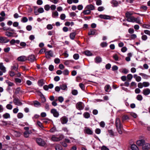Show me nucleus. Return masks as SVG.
Instances as JSON below:
<instances>
[{"label":"nucleus","mask_w":150,"mask_h":150,"mask_svg":"<svg viewBox=\"0 0 150 150\" xmlns=\"http://www.w3.org/2000/svg\"><path fill=\"white\" fill-rule=\"evenodd\" d=\"M113 58L115 61H118L119 60V57L117 54H115L113 55Z\"/></svg>","instance_id":"48"},{"label":"nucleus","mask_w":150,"mask_h":150,"mask_svg":"<svg viewBox=\"0 0 150 150\" xmlns=\"http://www.w3.org/2000/svg\"><path fill=\"white\" fill-rule=\"evenodd\" d=\"M84 117L86 118H88L90 117V114L88 112H85L83 114Z\"/></svg>","instance_id":"36"},{"label":"nucleus","mask_w":150,"mask_h":150,"mask_svg":"<svg viewBox=\"0 0 150 150\" xmlns=\"http://www.w3.org/2000/svg\"><path fill=\"white\" fill-rule=\"evenodd\" d=\"M64 99L62 96H59L58 97V100L60 102L62 103L64 101Z\"/></svg>","instance_id":"51"},{"label":"nucleus","mask_w":150,"mask_h":150,"mask_svg":"<svg viewBox=\"0 0 150 150\" xmlns=\"http://www.w3.org/2000/svg\"><path fill=\"white\" fill-rule=\"evenodd\" d=\"M79 86L80 88L82 90H84L85 88V86L82 83H80L79 84Z\"/></svg>","instance_id":"55"},{"label":"nucleus","mask_w":150,"mask_h":150,"mask_svg":"<svg viewBox=\"0 0 150 150\" xmlns=\"http://www.w3.org/2000/svg\"><path fill=\"white\" fill-rule=\"evenodd\" d=\"M108 132L111 136H113L114 135V132L111 129L108 130Z\"/></svg>","instance_id":"54"},{"label":"nucleus","mask_w":150,"mask_h":150,"mask_svg":"<svg viewBox=\"0 0 150 150\" xmlns=\"http://www.w3.org/2000/svg\"><path fill=\"white\" fill-rule=\"evenodd\" d=\"M143 150H150V144L149 143L144 144L142 146Z\"/></svg>","instance_id":"11"},{"label":"nucleus","mask_w":150,"mask_h":150,"mask_svg":"<svg viewBox=\"0 0 150 150\" xmlns=\"http://www.w3.org/2000/svg\"><path fill=\"white\" fill-rule=\"evenodd\" d=\"M54 62L56 64H59L60 62V60L58 58H55L54 60Z\"/></svg>","instance_id":"50"},{"label":"nucleus","mask_w":150,"mask_h":150,"mask_svg":"<svg viewBox=\"0 0 150 150\" xmlns=\"http://www.w3.org/2000/svg\"><path fill=\"white\" fill-rule=\"evenodd\" d=\"M18 69V64L17 63H16L14 64L13 66L11 67V69L12 70H15L17 71Z\"/></svg>","instance_id":"17"},{"label":"nucleus","mask_w":150,"mask_h":150,"mask_svg":"<svg viewBox=\"0 0 150 150\" xmlns=\"http://www.w3.org/2000/svg\"><path fill=\"white\" fill-rule=\"evenodd\" d=\"M111 89V87L109 85H106L105 87V91L108 92Z\"/></svg>","instance_id":"28"},{"label":"nucleus","mask_w":150,"mask_h":150,"mask_svg":"<svg viewBox=\"0 0 150 150\" xmlns=\"http://www.w3.org/2000/svg\"><path fill=\"white\" fill-rule=\"evenodd\" d=\"M84 131L85 133L88 134H92L93 133V132L91 130L88 128H86Z\"/></svg>","instance_id":"15"},{"label":"nucleus","mask_w":150,"mask_h":150,"mask_svg":"<svg viewBox=\"0 0 150 150\" xmlns=\"http://www.w3.org/2000/svg\"><path fill=\"white\" fill-rule=\"evenodd\" d=\"M37 125L42 129H43L44 128L42 123L39 121H37Z\"/></svg>","instance_id":"43"},{"label":"nucleus","mask_w":150,"mask_h":150,"mask_svg":"<svg viewBox=\"0 0 150 150\" xmlns=\"http://www.w3.org/2000/svg\"><path fill=\"white\" fill-rule=\"evenodd\" d=\"M116 125L118 132L120 134H122V131L121 130V125L120 120L119 118H117L116 121Z\"/></svg>","instance_id":"2"},{"label":"nucleus","mask_w":150,"mask_h":150,"mask_svg":"<svg viewBox=\"0 0 150 150\" xmlns=\"http://www.w3.org/2000/svg\"><path fill=\"white\" fill-rule=\"evenodd\" d=\"M63 73L64 75H67L69 74V71L67 69H66L63 71Z\"/></svg>","instance_id":"52"},{"label":"nucleus","mask_w":150,"mask_h":150,"mask_svg":"<svg viewBox=\"0 0 150 150\" xmlns=\"http://www.w3.org/2000/svg\"><path fill=\"white\" fill-rule=\"evenodd\" d=\"M111 3L115 6H117L118 4V3L116 1H112L111 2Z\"/></svg>","instance_id":"46"},{"label":"nucleus","mask_w":150,"mask_h":150,"mask_svg":"<svg viewBox=\"0 0 150 150\" xmlns=\"http://www.w3.org/2000/svg\"><path fill=\"white\" fill-rule=\"evenodd\" d=\"M20 90L21 89L20 87L17 88L15 90V93L16 94H18L19 93Z\"/></svg>","instance_id":"60"},{"label":"nucleus","mask_w":150,"mask_h":150,"mask_svg":"<svg viewBox=\"0 0 150 150\" xmlns=\"http://www.w3.org/2000/svg\"><path fill=\"white\" fill-rule=\"evenodd\" d=\"M143 86L145 87H147L149 85V83L148 82H144L143 83Z\"/></svg>","instance_id":"49"},{"label":"nucleus","mask_w":150,"mask_h":150,"mask_svg":"<svg viewBox=\"0 0 150 150\" xmlns=\"http://www.w3.org/2000/svg\"><path fill=\"white\" fill-rule=\"evenodd\" d=\"M132 14L129 12H127L125 13V16L127 18V20L129 22H131L132 21L134 17L132 16Z\"/></svg>","instance_id":"4"},{"label":"nucleus","mask_w":150,"mask_h":150,"mask_svg":"<svg viewBox=\"0 0 150 150\" xmlns=\"http://www.w3.org/2000/svg\"><path fill=\"white\" fill-rule=\"evenodd\" d=\"M68 121V118L65 116L61 118V121L62 124H64L67 123Z\"/></svg>","instance_id":"13"},{"label":"nucleus","mask_w":150,"mask_h":150,"mask_svg":"<svg viewBox=\"0 0 150 150\" xmlns=\"http://www.w3.org/2000/svg\"><path fill=\"white\" fill-rule=\"evenodd\" d=\"M136 98L138 100L141 101L143 99V97L141 95L139 94L137 96Z\"/></svg>","instance_id":"40"},{"label":"nucleus","mask_w":150,"mask_h":150,"mask_svg":"<svg viewBox=\"0 0 150 150\" xmlns=\"http://www.w3.org/2000/svg\"><path fill=\"white\" fill-rule=\"evenodd\" d=\"M131 149L132 150H139V148L135 144H132L131 146Z\"/></svg>","instance_id":"24"},{"label":"nucleus","mask_w":150,"mask_h":150,"mask_svg":"<svg viewBox=\"0 0 150 150\" xmlns=\"http://www.w3.org/2000/svg\"><path fill=\"white\" fill-rule=\"evenodd\" d=\"M99 17L101 18L104 19H109L110 18V16L100 14L99 15Z\"/></svg>","instance_id":"22"},{"label":"nucleus","mask_w":150,"mask_h":150,"mask_svg":"<svg viewBox=\"0 0 150 150\" xmlns=\"http://www.w3.org/2000/svg\"><path fill=\"white\" fill-rule=\"evenodd\" d=\"M34 106L35 107H38L40 106V103L37 101H35L34 102Z\"/></svg>","instance_id":"33"},{"label":"nucleus","mask_w":150,"mask_h":150,"mask_svg":"<svg viewBox=\"0 0 150 150\" xmlns=\"http://www.w3.org/2000/svg\"><path fill=\"white\" fill-rule=\"evenodd\" d=\"M102 4V1L101 0H97L96 4L98 6Z\"/></svg>","instance_id":"57"},{"label":"nucleus","mask_w":150,"mask_h":150,"mask_svg":"<svg viewBox=\"0 0 150 150\" xmlns=\"http://www.w3.org/2000/svg\"><path fill=\"white\" fill-rule=\"evenodd\" d=\"M36 141L37 144L40 146H43L45 144V142L40 138H36Z\"/></svg>","instance_id":"5"},{"label":"nucleus","mask_w":150,"mask_h":150,"mask_svg":"<svg viewBox=\"0 0 150 150\" xmlns=\"http://www.w3.org/2000/svg\"><path fill=\"white\" fill-rule=\"evenodd\" d=\"M102 61V58L99 56L96 57L95 59V62L97 63L101 62Z\"/></svg>","instance_id":"19"},{"label":"nucleus","mask_w":150,"mask_h":150,"mask_svg":"<svg viewBox=\"0 0 150 150\" xmlns=\"http://www.w3.org/2000/svg\"><path fill=\"white\" fill-rule=\"evenodd\" d=\"M135 22L138 24H141L140 20L139 19L137 18H135L134 17L132 20V21H131V22Z\"/></svg>","instance_id":"29"},{"label":"nucleus","mask_w":150,"mask_h":150,"mask_svg":"<svg viewBox=\"0 0 150 150\" xmlns=\"http://www.w3.org/2000/svg\"><path fill=\"white\" fill-rule=\"evenodd\" d=\"M46 57L47 58H49L51 57H53V52L52 50H50L45 52Z\"/></svg>","instance_id":"6"},{"label":"nucleus","mask_w":150,"mask_h":150,"mask_svg":"<svg viewBox=\"0 0 150 150\" xmlns=\"http://www.w3.org/2000/svg\"><path fill=\"white\" fill-rule=\"evenodd\" d=\"M6 82L8 86H12L14 85V84L13 83L11 82L8 81H6Z\"/></svg>","instance_id":"61"},{"label":"nucleus","mask_w":150,"mask_h":150,"mask_svg":"<svg viewBox=\"0 0 150 150\" xmlns=\"http://www.w3.org/2000/svg\"><path fill=\"white\" fill-rule=\"evenodd\" d=\"M107 44L106 42H103L100 44V45L102 47H104L107 46Z\"/></svg>","instance_id":"59"},{"label":"nucleus","mask_w":150,"mask_h":150,"mask_svg":"<svg viewBox=\"0 0 150 150\" xmlns=\"http://www.w3.org/2000/svg\"><path fill=\"white\" fill-rule=\"evenodd\" d=\"M3 117L5 119L9 118L10 117V115L8 113H6L3 115Z\"/></svg>","instance_id":"37"},{"label":"nucleus","mask_w":150,"mask_h":150,"mask_svg":"<svg viewBox=\"0 0 150 150\" xmlns=\"http://www.w3.org/2000/svg\"><path fill=\"white\" fill-rule=\"evenodd\" d=\"M85 55L88 56H90L92 55V53L91 52L88 50L84 52Z\"/></svg>","instance_id":"38"},{"label":"nucleus","mask_w":150,"mask_h":150,"mask_svg":"<svg viewBox=\"0 0 150 150\" xmlns=\"http://www.w3.org/2000/svg\"><path fill=\"white\" fill-rule=\"evenodd\" d=\"M58 16V13L57 11H53L52 12V16L54 18H55Z\"/></svg>","instance_id":"34"},{"label":"nucleus","mask_w":150,"mask_h":150,"mask_svg":"<svg viewBox=\"0 0 150 150\" xmlns=\"http://www.w3.org/2000/svg\"><path fill=\"white\" fill-rule=\"evenodd\" d=\"M27 60L31 62H33L36 60L35 57L34 55H29L27 58Z\"/></svg>","instance_id":"12"},{"label":"nucleus","mask_w":150,"mask_h":150,"mask_svg":"<svg viewBox=\"0 0 150 150\" xmlns=\"http://www.w3.org/2000/svg\"><path fill=\"white\" fill-rule=\"evenodd\" d=\"M9 41V40L7 39L5 37H0V42L1 43H6Z\"/></svg>","instance_id":"8"},{"label":"nucleus","mask_w":150,"mask_h":150,"mask_svg":"<svg viewBox=\"0 0 150 150\" xmlns=\"http://www.w3.org/2000/svg\"><path fill=\"white\" fill-rule=\"evenodd\" d=\"M60 87L61 89L63 90H66V89L67 88V86L65 84H63L62 85H60Z\"/></svg>","instance_id":"30"},{"label":"nucleus","mask_w":150,"mask_h":150,"mask_svg":"<svg viewBox=\"0 0 150 150\" xmlns=\"http://www.w3.org/2000/svg\"><path fill=\"white\" fill-rule=\"evenodd\" d=\"M55 149L56 150H62V148L61 146L58 144L56 146Z\"/></svg>","instance_id":"39"},{"label":"nucleus","mask_w":150,"mask_h":150,"mask_svg":"<svg viewBox=\"0 0 150 150\" xmlns=\"http://www.w3.org/2000/svg\"><path fill=\"white\" fill-rule=\"evenodd\" d=\"M147 39V37L146 35H143L142 37V39L143 40H146Z\"/></svg>","instance_id":"63"},{"label":"nucleus","mask_w":150,"mask_h":150,"mask_svg":"<svg viewBox=\"0 0 150 150\" xmlns=\"http://www.w3.org/2000/svg\"><path fill=\"white\" fill-rule=\"evenodd\" d=\"M13 33L9 31H6L5 33V35L8 37H13Z\"/></svg>","instance_id":"26"},{"label":"nucleus","mask_w":150,"mask_h":150,"mask_svg":"<svg viewBox=\"0 0 150 150\" xmlns=\"http://www.w3.org/2000/svg\"><path fill=\"white\" fill-rule=\"evenodd\" d=\"M45 81V80L43 79H41L39 80L38 81V84L39 86H42L45 83L44 82Z\"/></svg>","instance_id":"23"},{"label":"nucleus","mask_w":150,"mask_h":150,"mask_svg":"<svg viewBox=\"0 0 150 150\" xmlns=\"http://www.w3.org/2000/svg\"><path fill=\"white\" fill-rule=\"evenodd\" d=\"M51 112L53 114L54 116L55 117H57L59 116V113L55 109H52L51 110Z\"/></svg>","instance_id":"7"},{"label":"nucleus","mask_w":150,"mask_h":150,"mask_svg":"<svg viewBox=\"0 0 150 150\" xmlns=\"http://www.w3.org/2000/svg\"><path fill=\"white\" fill-rule=\"evenodd\" d=\"M50 8V7L49 5H46L44 6V8L46 11H48Z\"/></svg>","instance_id":"58"},{"label":"nucleus","mask_w":150,"mask_h":150,"mask_svg":"<svg viewBox=\"0 0 150 150\" xmlns=\"http://www.w3.org/2000/svg\"><path fill=\"white\" fill-rule=\"evenodd\" d=\"M6 108L7 109L9 110H11L12 108L13 107L12 105L10 104H8L6 106Z\"/></svg>","instance_id":"53"},{"label":"nucleus","mask_w":150,"mask_h":150,"mask_svg":"<svg viewBox=\"0 0 150 150\" xmlns=\"http://www.w3.org/2000/svg\"><path fill=\"white\" fill-rule=\"evenodd\" d=\"M145 141L143 139H141L137 141L136 143L137 145L139 146H143V145L145 143Z\"/></svg>","instance_id":"14"},{"label":"nucleus","mask_w":150,"mask_h":150,"mask_svg":"<svg viewBox=\"0 0 150 150\" xmlns=\"http://www.w3.org/2000/svg\"><path fill=\"white\" fill-rule=\"evenodd\" d=\"M137 38V35L136 34H133L131 35L130 38L132 39H134Z\"/></svg>","instance_id":"62"},{"label":"nucleus","mask_w":150,"mask_h":150,"mask_svg":"<svg viewBox=\"0 0 150 150\" xmlns=\"http://www.w3.org/2000/svg\"><path fill=\"white\" fill-rule=\"evenodd\" d=\"M96 33V30L93 29H91L88 33V35H94Z\"/></svg>","instance_id":"31"},{"label":"nucleus","mask_w":150,"mask_h":150,"mask_svg":"<svg viewBox=\"0 0 150 150\" xmlns=\"http://www.w3.org/2000/svg\"><path fill=\"white\" fill-rule=\"evenodd\" d=\"M31 133V131H25L23 133V135L24 137L28 138L29 137V135Z\"/></svg>","instance_id":"18"},{"label":"nucleus","mask_w":150,"mask_h":150,"mask_svg":"<svg viewBox=\"0 0 150 150\" xmlns=\"http://www.w3.org/2000/svg\"><path fill=\"white\" fill-rule=\"evenodd\" d=\"M17 59L19 61L25 62L27 60V57L24 56H22L18 57Z\"/></svg>","instance_id":"10"},{"label":"nucleus","mask_w":150,"mask_h":150,"mask_svg":"<svg viewBox=\"0 0 150 150\" xmlns=\"http://www.w3.org/2000/svg\"><path fill=\"white\" fill-rule=\"evenodd\" d=\"M23 113L21 112L18 113L17 114V117L19 119H21L23 117Z\"/></svg>","instance_id":"44"},{"label":"nucleus","mask_w":150,"mask_h":150,"mask_svg":"<svg viewBox=\"0 0 150 150\" xmlns=\"http://www.w3.org/2000/svg\"><path fill=\"white\" fill-rule=\"evenodd\" d=\"M143 93L145 96L149 95L150 93V89L148 88L144 89Z\"/></svg>","instance_id":"16"},{"label":"nucleus","mask_w":150,"mask_h":150,"mask_svg":"<svg viewBox=\"0 0 150 150\" xmlns=\"http://www.w3.org/2000/svg\"><path fill=\"white\" fill-rule=\"evenodd\" d=\"M13 102L15 105H21L22 104L18 98H14L13 100Z\"/></svg>","instance_id":"9"},{"label":"nucleus","mask_w":150,"mask_h":150,"mask_svg":"<svg viewBox=\"0 0 150 150\" xmlns=\"http://www.w3.org/2000/svg\"><path fill=\"white\" fill-rule=\"evenodd\" d=\"M28 19L26 17H24L22 18L21 21L23 23H25L28 21Z\"/></svg>","instance_id":"42"},{"label":"nucleus","mask_w":150,"mask_h":150,"mask_svg":"<svg viewBox=\"0 0 150 150\" xmlns=\"http://www.w3.org/2000/svg\"><path fill=\"white\" fill-rule=\"evenodd\" d=\"M0 70L3 71L4 73L6 71V68L3 65L2 63H0Z\"/></svg>","instance_id":"21"},{"label":"nucleus","mask_w":150,"mask_h":150,"mask_svg":"<svg viewBox=\"0 0 150 150\" xmlns=\"http://www.w3.org/2000/svg\"><path fill=\"white\" fill-rule=\"evenodd\" d=\"M139 75L142 76L144 79H147L148 78L149 76L144 74L140 73Z\"/></svg>","instance_id":"32"},{"label":"nucleus","mask_w":150,"mask_h":150,"mask_svg":"<svg viewBox=\"0 0 150 150\" xmlns=\"http://www.w3.org/2000/svg\"><path fill=\"white\" fill-rule=\"evenodd\" d=\"M86 8L87 9H88L91 11V10H93L95 9V7L92 4H90L87 5Z\"/></svg>","instance_id":"20"},{"label":"nucleus","mask_w":150,"mask_h":150,"mask_svg":"<svg viewBox=\"0 0 150 150\" xmlns=\"http://www.w3.org/2000/svg\"><path fill=\"white\" fill-rule=\"evenodd\" d=\"M127 79L129 81H130L133 78V76L132 74H129L127 75Z\"/></svg>","instance_id":"35"},{"label":"nucleus","mask_w":150,"mask_h":150,"mask_svg":"<svg viewBox=\"0 0 150 150\" xmlns=\"http://www.w3.org/2000/svg\"><path fill=\"white\" fill-rule=\"evenodd\" d=\"M104 8L103 6H100L98 8V10L99 11H101L104 10Z\"/></svg>","instance_id":"64"},{"label":"nucleus","mask_w":150,"mask_h":150,"mask_svg":"<svg viewBox=\"0 0 150 150\" xmlns=\"http://www.w3.org/2000/svg\"><path fill=\"white\" fill-rule=\"evenodd\" d=\"M76 107L79 110H83L84 107V104L82 102H79L76 104Z\"/></svg>","instance_id":"3"},{"label":"nucleus","mask_w":150,"mask_h":150,"mask_svg":"<svg viewBox=\"0 0 150 150\" xmlns=\"http://www.w3.org/2000/svg\"><path fill=\"white\" fill-rule=\"evenodd\" d=\"M91 13V11L88 9H87L84 11H83V13L85 15H88L89 14Z\"/></svg>","instance_id":"41"},{"label":"nucleus","mask_w":150,"mask_h":150,"mask_svg":"<svg viewBox=\"0 0 150 150\" xmlns=\"http://www.w3.org/2000/svg\"><path fill=\"white\" fill-rule=\"evenodd\" d=\"M64 137V136L62 134L54 135L52 136L50 139L54 142H58L62 140Z\"/></svg>","instance_id":"1"},{"label":"nucleus","mask_w":150,"mask_h":150,"mask_svg":"<svg viewBox=\"0 0 150 150\" xmlns=\"http://www.w3.org/2000/svg\"><path fill=\"white\" fill-rule=\"evenodd\" d=\"M129 119L128 116L126 115H122V121L124 120H126Z\"/></svg>","instance_id":"45"},{"label":"nucleus","mask_w":150,"mask_h":150,"mask_svg":"<svg viewBox=\"0 0 150 150\" xmlns=\"http://www.w3.org/2000/svg\"><path fill=\"white\" fill-rule=\"evenodd\" d=\"M71 93L72 94L74 95H76L78 93V92L76 90H73L72 91Z\"/></svg>","instance_id":"47"},{"label":"nucleus","mask_w":150,"mask_h":150,"mask_svg":"<svg viewBox=\"0 0 150 150\" xmlns=\"http://www.w3.org/2000/svg\"><path fill=\"white\" fill-rule=\"evenodd\" d=\"M127 56H128L125 58V60L127 62H129L130 60V57L132 56V54L131 53H128Z\"/></svg>","instance_id":"27"},{"label":"nucleus","mask_w":150,"mask_h":150,"mask_svg":"<svg viewBox=\"0 0 150 150\" xmlns=\"http://www.w3.org/2000/svg\"><path fill=\"white\" fill-rule=\"evenodd\" d=\"M73 57L76 60L78 59L79 58V55L77 54H75L73 55Z\"/></svg>","instance_id":"56"},{"label":"nucleus","mask_w":150,"mask_h":150,"mask_svg":"<svg viewBox=\"0 0 150 150\" xmlns=\"http://www.w3.org/2000/svg\"><path fill=\"white\" fill-rule=\"evenodd\" d=\"M76 35V32H74L70 33L69 35L70 38L71 40H74Z\"/></svg>","instance_id":"25"}]
</instances>
